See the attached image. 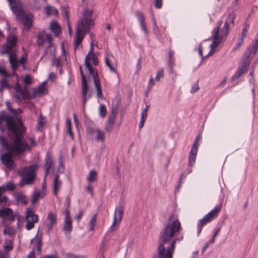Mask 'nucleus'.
<instances>
[{"instance_id": "393cba45", "label": "nucleus", "mask_w": 258, "mask_h": 258, "mask_svg": "<svg viewBox=\"0 0 258 258\" xmlns=\"http://www.w3.org/2000/svg\"><path fill=\"white\" fill-rule=\"evenodd\" d=\"M95 124L94 122L89 120L86 122V127L87 133L90 135L92 136L95 132Z\"/></svg>"}, {"instance_id": "f03ea898", "label": "nucleus", "mask_w": 258, "mask_h": 258, "mask_svg": "<svg viewBox=\"0 0 258 258\" xmlns=\"http://www.w3.org/2000/svg\"><path fill=\"white\" fill-rule=\"evenodd\" d=\"M16 127L12 119L7 120V128L12 135V143H9L5 137L0 136V144L15 156H20L25 151H30L31 149L28 143L23 139V134L26 128H16Z\"/></svg>"}, {"instance_id": "052dcab7", "label": "nucleus", "mask_w": 258, "mask_h": 258, "mask_svg": "<svg viewBox=\"0 0 258 258\" xmlns=\"http://www.w3.org/2000/svg\"><path fill=\"white\" fill-rule=\"evenodd\" d=\"M0 84L2 86V88H10L9 84L7 82V80L5 79L1 80L0 81Z\"/></svg>"}, {"instance_id": "5fc2aeb1", "label": "nucleus", "mask_w": 258, "mask_h": 258, "mask_svg": "<svg viewBox=\"0 0 258 258\" xmlns=\"http://www.w3.org/2000/svg\"><path fill=\"white\" fill-rule=\"evenodd\" d=\"M52 163L50 162H47L45 161V177L47 176V174L49 173V169L51 167Z\"/></svg>"}, {"instance_id": "13d9d810", "label": "nucleus", "mask_w": 258, "mask_h": 258, "mask_svg": "<svg viewBox=\"0 0 258 258\" xmlns=\"http://www.w3.org/2000/svg\"><path fill=\"white\" fill-rule=\"evenodd\" d=\"M150 106L149 105H146L145 108L142 110L141 113V117L146 118L147 116V112L149 109Z\"/></svg>"}, {"instance_id": "a878e982", "label": "nucleus", "mask_w": 258, "mask_h": 258, "mask_svg": "<svg viewBox=\"0 0 258 258\" xmlns=\"http://www.w3.org/2000/svg\"><path fill=\"white\" fill-rule=\"evenodd\" d=\"M38 233L39 231H38L36 235L31 239L30 243H32L34 240L36 241V248L37 249L38 252L39 253H41L42 250L41 247L42 245V242L41 238H38Z\"/></svg>"}, {"instance_id": "338daca9", "label": "nucleus", "mask_w": 258, "mask_h": 258, "mask_svg": "<svg viewBox=\"0 0 258 258\" xmlns=\"http://www.w3.org/2000/svg\"><path fill=\"white\" fill-rule=\"evenodd\" d=\"M84 214V212L82 210H80L79 213L75 216L76 219L79 221L82 218L83 215Z\"/></svg>"}, {"instance_id": "774afa93", "label": "nucleus", "mask_w": 258, "mask_h": 258, "mask_svg": "<svg viewBox=\"0 0 258 258\" xmlns=\"http://www.w3.org/2000/svg\"><path fill=\"white\" fill-rule=\"evenodd\" d=\"M162 6V0H155V7L157 9H160Z\"/></svg>"}, {"instance_id": "6ab92c4d", "label": "nucleus", "mask_w": 258, "mask_h": 258, "mask_svg": "<svg viewBox=\"0 0 258 258\" xmlns=\"http://www.w3.org/2000/svg\"><path fill=\"white\" fill-rule=\"evenodd\" d=\"M9 62L11 64L12 69L13 71L17 69L18 67V61L15 52L10 53Z\"/></svg>"}, {"instance_id": "79ce46f5", "label": "nucleus", "mask_w": 258, "mask_h": 258, "mask_svg": "<svg viewBox=\"0 0 258 258\" xmlns=\"http://www.w3.org/2000/svg\"><path fill=\"white\" fill-rule=\"evenodd\" d=\"M107 110L106 106L104 104H100L99 107V115L102 117H104L106 115Z\"/></svg>"}, {"instance_id": "1a4fd4ad", "label": "nucleus", "mask_w": 258, "mask_h": 258, "mask_svg": "<svg viewBox=\"0 0 258 258\" xmlns=\"http://www.w3.org/2000/svg\"><path fill=\"white\" fill-rule=\"evenodd\" d=\"M3 112L2 113L0 116V124L3 123V121L4 120L6 121V126L7 127V120L12 119L16 124V128H23V127H25L21 119H18L17 121L13 117H11L9 115L3 114Z\"/></svg>"}, {"instance_id": "0eeeda50", "label": "nucleus", "mask_w": 258, "mask_h": 258, "mask_svg": "<svg viewBox=\"0 0 258 258\" xmlns=\"http://www.w3.org/2000/svg\"><path fill=\"white\" fill-rule=\"evenodd\" d=\"M123 214V210L122 206L120 205L118 206L115 209L113 222L109 229L110 231H113L117 228L118 224L122 219Z\"/></svg>"}, {"instance_id": "473e14b6", "label": "nucleus", "mask_w": 258, "mask_h": 258, "mask_svg": "<svg viewBox=\"0 0 258 258\" xmlns=\"http://www.w3.org/2000/svg\"><path fill=\"white\" fill-rule=\"evenodd\" d=\"M198 152L190 151L188 158V164L190 167H192L196 161L197 154Z\"/></svg>"}, {"instance_id": "a18cd8bd", "label": "nucleus", "mask_w": 258, "mask_h": 258, "mask_svg": "<svg viewBox=\"0 0 258 258\" xmlns=\"http://www.w3.org/2000/svg\"><path fill=\"white\" fill-rule=\"evenodd\" d=\"M23 88H22L20 85L17 83L15 86V90L16 92L17 93L16 95V97L17 99L19 100L20 98V96H19V93L23 90Z\"/></svg>"}, {"instance_id": "f8f14e48", "label": "nucleus", "mask_w": 258, "mask_h": 258, "mask_svg": "<svg viewBox=\"0 0 258 258\" xmlns=\"http://www.w3.org/2000/svg\"><path fill=\"white\" fill-rule=\"evenodd\" d=\"M135 14L139 21V22L140 24L142 30L144 32L145 34L147 36L148 34V31L146 27L145 21V17L143 13L140 11H136Z\"/></svg>"}, {"instance_id": "ddd939ff", "label": "nucleus", "mask_w": 258, "mask_h": 258, "mask_svg": "<svg viewBox=\"0 0 258 258\" xmlns=\"http://www.w3.org/2000/svg\"><path fill=\"white\" fill-rule=\"evenodd\" d=\"M65 219L63 230L64 231L70 232L72 230V223L70 217V210L68 209L64 211Z\"/></svg>"}, {"instance_id": "c85d7f7f", "label": "nucleus", "mask_w": 258, "mask_h": 258, "mask_svg": "<svg viewBox=\"0 0 258 258\" xmlns=\"http://www.w3.org/2000/svg\"><path fill=\"white\" fill-rule=\"evenodd\" d=\"M43 197V196H42L40 194V192L39 191H35L33 192V194L31 200V202L32 204H35L38 202L39 199L41 198H42Z\"/></svg>"}, {"instance_id": "39448f33", "label": "nucleus", "mask_w": 258, "mask_h": 258, "mask_svg": "<svg viewBox=\"0 0 258 258\" xmlns=\"http://www.w3.org/2000/svg\"><path fill=\"white\" fill-rule=\"evenodd\" d=\"M25 219L27 221L25 228L27 230H30L34 228V224L38 222V216L35 214L32 209L27 208Z\"/></svg>"}, {"instance_id": "7c9ffc66", "label": "nucleus", "mask_w": 258, "mask_h": 258, "mask_svg": "<svg viewBox=\"0 0 258 258\" xmlns=\"http://www.w3.org/2000/svg\"><path fill=\"white\" fill-rule=\"evenodd\" d=\"M93 11L87 9L83 12V19L84 20H94L92 18Z\"/></svg>"}, {"instance_id": "20e7f679", "label": "nucleus", "mask_w": 258, "mask_h": 258, "mask_svg": "<svg viewBox=\"0 0 258 258\" xmlns=\"http://www.w3.org/2000/svg\"><path fill=\"white\" fill-rule=\"evenodd\" d=\"M218 35L219 28L216 29L215 33L213 34V43L210 46L211 50L208 53V54L205 56V57L211 56L213 53V50L217 48L220 43L225 40L227 36V33L222 31L221 32L220 37H219Z\"/></svg>"}, {"instance_id": "4468645a", "label": "nucleus", "mask_w": 258, "mask_h": 258, "mask_svg": "<svg viewBox=\"0 0 258 258\" xmlns=\"http://www.w3.org/2000/svg\"><path fill=\"white\" fill-rule=\"evenodd\" d=\"M257 50H254L253 47H249L247 48L244 53V56L242 59L241 63L245 64V63L248 62V66L250 64V59L256 53Z\"/></svg>"}, {"instance_id": "a211bd4d", "label": "nucleus", "mask_w": 258, "mask_h": 258, "mask_svg": "<svg viewBox=\"0 0 258 258\" xmlns=\"http://www.w3.org/2000/svg\"><path fill=\"white\" fill-rule=\"evenodd\" d=\"M82 30L77 28L76 32V40L74 41V46L76 48L82 42L84 35L82 34Z\"/></svg>"}, {"instance_id": "603ef678", "label": "nucleus", "mask_w": 258, "mask_h": 258, "mask_svg": "<svg viewBox=\"0 0 258 258\" xmlns=\"http://www.w3.org/2000/svg\"><path fill=\"white\" fill-rule=\"evenodd\" d=\"M45 161L47 162H50L52 163H53V159L52 157V153L51 152L48 151L46 153V155L45 156Z\"/></svg>"}, {"instance_id": "2f4dec72", "label": "nucleus", "mask_w": 258, "mask_h": 258, "mask_svg": "<svg viewBox=\"0 0 258 258\" xmlns=\"http://www.w3.org/2000/svg\"><path fill=\"white\" fill-rule=\"evenodd\" d=\"M46 82H43L41 83L38 87L37 89H34V92L35 94L38 93L39 95H41L45 94V91L46 90V88L44 86Z\"/></svg>"}, {"instance_id": "7ed1b4c3", "label": "nucleus", "mask_w": 258, "mask_h": 258, "mask_svg": "<svg viewBox=\"0 0 258 258\" xmlns=\"http://www.w3.org/2000/svg\"><path fill=\"white\" fill-rule=\"evenodd\" d=\"M7 1L17 20L27 29H30L32 25L33 16L30 13H26L20 0Z\"/></svg>"}, {"instance_id": "864d4df0", "label": "nucleus", "mask_w": 258, "mask_h": 258, "mask_svg": "<svg viewBox=\"0 0 258 258\" xmlns=\"http://www.w3.org/2000/svg\"><path fill=\"white\" fill-rule=\"evenodd\" d=\"M4 217L9 216L13 214V211L12 209L7 208L3 209Z\"/></svg>"}, {"instance_id": "69168bd1", "label": "nucleus", "mask_w": 258, "mask_h": 258, "mask_svg": "<svg viewBox=\"0 0 258 258\" xmlns=\"http://www.w3.org/2000/svg\"><path fill=\"white\" fill-rule=\"evenodd\" d=\"M91 58V56H89V55H87L85 57V67H87V66H89L90 65H91V63H90V59Z\"/></svg>"}, {"instance_id": "4d7b16f0", "label": "nucleus", "mask_w": 258, "mask_h": 258, "mask_svg": "<svg viewBox=\"0 0 258 258\" xmlns=\"http://www.w3.org/2000/svg\"><path fill=\"white\" fill-rule=\"evenodd\" d=\"M40 119L38 121V124H37L38 128L39 129H40L41 127H42L45 123V122L44 121H43V119H45V117L43 116L42 114H40Z\"/></svg>"}, {"instance_id": "c03bdc74", "label": "nucleus", "mask_w": 258, "mask_h": 258, "mask_svg": "<svg viewBox=\"0 0 258 258\" xmlns=\"http://www.w3.org/2000/svg\"><path fill=\"white\" fill-rule=\"evenodd\" d=\"M105 62L106 65L109 68V69H110V70L111 72L117 73L115 69L112 65V64L111 63V61L110 60V59H109V58L108 57H105Z\"/></svg>"}, {"instance_id": "8fccbe9b", "label": "nucleus", "mask_w": 258, "mask_h": 258, "mask_svg": "<svg viewBox=\"0 0 258 258\" xmlns=\"http://www.w3.org/2000/svg\"><path fill=\"white\" fill-rule=\"evenodd\" d=\"M67 258H85V256L84 255L75 254L71 252H69L67 254Z\"/></svg>"}, {"instance_id": "5701e85b", "label": "nucleus", "mask_w": 258, "mask_h": 258, "mask_svg": "<svg viewBox=\"0 0 258 258\" xmlns=\"http://www.w3.org/2000/svg\"><path fill=\"white\" fill-rule=\"evenodd\" d=\"M35 176L26 174L22 179L20 182V186H23L24 184H32L34 181Z\"/></svg>"}, {"instance_id": "a19ab883", "label": "nucleus", "mask_w": 258, "mask_h": 258, "mask_svg": "<svg viewBox=\"0 0 258 258\" xmlns=\"http://www.w3.org/2000/svg\"><path fill=\"white\" fill-rule=\"evenodd\" d=\"M243 37H241L240 35L238 36V40L235 46V47H233V50L234 51H236L237 49H238L243 43L244 40H243Z\"/></svg>"}, {"instance_id": "412c9836", "label": "nucleus", "mask_w": 258, "mask_h": 258, "mask_svg": "<svg viewBox=\"0 0 258 258\" xmlns=\"http://www.w3.org/2000/svg\"><path fill=\"white\" fill-rule=\"evenodd\" d=\"M16 201L24 205H27L29 202V200L23 193L17 192L15 195Z\"/></svg>"}, {"instance_id": "58836bf2", "label": "nucleus", "mask_w": 258, "mask_h": 258, "mask_svg": "<svg viewBox=\"0 0 258 258\" xmlns=\"http://www.w3.org/2000/svg\"><path fill=\"white\" fill-rule=\"evenodd\" d=\"M96 216L97 214H95L90 220L89 223L90 227L89 228V231H93L94 229L96 222Z\"/></svg>"}, {"instance_id": "cd10ccee", "label": "nucleus", "mask_w": 258, "mask_h": 258, "mask_svg": "<svg viewBox=\"0 0 258 258\" xmlns=\"http://www.w3.org/2000/svg\"><path fill=\"white\" fill-rule=\"evenodd\" d=\"M96 131L97 135L95 137V140L96 141H101L102 142H104L105 133L99 128H97L96 130Z\"/></svg>"}, {"instance_id": "c9c22d12", "label": "nucleus", "mask_w": 258, "mask_h": 258, "mask_svg": "<svg viewBox=\"0 0 258 258\" xmlns=\"http://www.w3.org/2000/svg\"><path fill=\"white\" fill-rule=\"evenodd\" d=\"M174 55V52L172 51H170L168 53V66L170 68V72H172V68L174 65V60L173 59V57Z\"/></svg>"}, {"instance_id": "de8ad7c7", "label": "nucleus", "mask_w": 258, "mask_h": 258, "mask_svg": "<svg viewBox=\"0 0 258 258\" xmlns=\"http://www.w3.org/2000/svg\"><path fill=\"white\" fill-rule=\"evenodd\" d=\"M4 248L6 250H12L13 248V243L11 241H6Z\"/></svg>"}, {"instance_id": "c756f323", "label": "nucleus", "mask_w": 258, "mask_h": 258, "mask_svg": "<svg viewBox=\"0 0 258 258\" xmlns=\"http://www.w3.org/2000/svg\"><path fill=\"white\" fill-rule=\"evenodd\" d=\"M94 85L96 88V96L98 98L102 99L103 97L100 81L94 83Z\"/></svg>"}, {"instance_id": "09e8293b", "label": "nucleus", "mask_w": 258, "mask_h": 258, "mask_svg": "<svg viewBox=\"0 0 258 258\" xmlns=\"http://www.w3.org/2000/svg\"><path fill=\"white\" fill-rule=\"evenodd\" d=\"M45 40L43 38L41 33H39L37 35V43L39 45L42 46Z\"/></svg>"}, {"instance_id": "aec40b11", "label": "nucleus", "mask_w": 258, "mask_h": 258, "mask_svg": "<svg viewBox=\"0 0 258 258\" xmlns=\"http://www.w3.org/2000/svg\"><path fill=\"white\" fill-rule=\"evenodd\" d=\"M59 176L56 174L53 183V192L54 195L56 196L61 185V182L59 180Z\"/></svg>"}, {"instance_id": "dca6fc26", "label": "nucleus", "mask_w": 258, "mask_h": 258, "mask_svg": "<svg viewBox=\"0 0 258 258\" xmlns=\"http://www.w3.org/2000/svg\"><path fill=\"white\" fill-rule=\"evenodd\" d=\"M118 113V107L117 105L113 106L111 108V111L110 114L109 115L107 122L109 123L110 124H114L116 115Z\"/></svg>"}, {"instance_id": "ea45409f", "label": "nucleus", "mask_w": 258, "mask_h": 258, "mask_svg": "<svg viewBox=\"0 0 258 258\" xmlns=\"http://www.w3.org/2000/svg\"><path fill=\"white\" fill-rule=\"evenodd\" d=\"M19 94V96H21L23 99H26L28 98L29 95V93L27 86H25Z\"/></svg>"}, {"instance_id": "680f3d73", "label": "nucleus", "mask_w": 258, "mask_h": 258, "mask_svg": "<svg viewBox=\"0 0 258 258\" xmlns=\"http://www.w3.org/2000/svg\"><path fill=\"white\" fill-rule=\"evenodd\" d=\"M79 71L82 78V82H87L86 77L83 73L82 67L81 66L79 67Z\"/></svg>"}, {"instance_id": "72a5a7b5", "label": "nucleus", "mask_w": 258, "mask_h": 258, "mask_svg": "<svg viewBox=\"0 0 258 258\" xmlns=\"http://www.w3.org/2000/svg\"><path fill=\"white\" fill-rule=\"evenodd\" d=\"M221 23H222V22H220V25L218 26L217 28L214 29L213 30V34L215 33V30L216 29H217L218 28L219 29L220 26L221 25ZM230 26H231V25L229 24V23H228L227 22L225 21V24H224V27H223V29L221 30L220 31L219 30V35H218L219 37H220L221 32H222V31L226 32L228 34V31L230 27Z\"/></svg>"}, {"instance_id": "9d476101", "label": "nucleus", "mask_w": 258, "mask_h": 258, "mask_svg": "<svg viewBox=\"0 0 258 258\" xmlns=\"http://www.w3.org/2000/svg\"><path fill=\"white\" fill-rule=\"evenodd\" d=\"M15 30L16 29H14L13 31L10 32L7 36L6 45L8 46L9 49H13L18 42L17 36L15 32Z\"/></svg>"}, {"instance_id": "2eb2a0df", "label": "nucleus", "mask_w": 258, "mask_h": 258, "mask_svg": "<svg viewBox=\"0 0 258 258\" xmlns=\"http://www.w3.org/2000/svg\"><path fill=\"white\" fill-rule=\"evenodd\" d=\"M1 160L7 168H12L14 162L10 153L3 154L1 157Z\"/></svg>"}, {"instance_id": "bb28decb", "label": "nucleus", "mask_w": 258, "mask_h": 258, "mask_svg": "<svg viewBox=\"0 0 258 258\" xmlns=\"http://www.w3.org/2000/svg\"><path fill=\"white\" fill-rule=\"evenodd\" d=\"M38 167V166L37 164H33L32 165L28 167V168L24 167L23 170H26V174L35 176V171L37 169Z\"/></svg>"}, {"instance_id": "6e6552de", "label": "nucleus", "mask_w": 258, "mask_h": 258, "mask_svg": "<svg viewBox=\"0 0 258 258\" xmlns=\"http://www.w3.org/2000/svg\"><path fill=\"white\" fill-rule=\"evenodd\" d=\"M94 20L82 19L78 24L77 28H79L85 33L89 32L91 28L94 26Z\"/></svg>"}, {"instance_id": "e433bc0d", "label": "nucleus", "mask_w": 258, "mask_h": 258, "mask_svg": "<svg viewBox=\"0 0 258 258\" xmlns=\"http://www.w3.org/2000/svg\"><path fill=\"white\" fill-rule=\"evenodd\" d=\"M235 16H236V15L234 13V12L233 11L231 13H230L229 14V15L226 20V22H227L228 23H229L232 26H234V19L235 18Z\"/></svg>"}, {"instance_id": "f257e3e1", "label": "nucleus", "mask_w": 258, "mask_h": 258, "mask_svg": "<svg viewBox=\"0 0 258 258\" xmlns=\"http://www.w3.org/2000/svg\"><path fill=\"white\" fill-rule=\"evenodd\" d=\"M181 229L180 221L175 219L174 214H170L160 231L157 248L159 258H172L175 244L179 238H173Z\"/></svg>"}, {"instance_id": "37998d69", "label": "nucleus", "mask_w": 258, "mask_h": 258, "mask_svg": "<svg viewBox=\"0 0 258 258\" xmlns=\"http://www.w3.org/2000/svg\"><path fill=\"white\" fill-rule=\"evenodd\" d=\"M82 95L83 97H87V91L88 90V86L87 82H82Z\"/></svg>"}, {"instance_id": "4c0bfd02", "label": "nucleus", "mask_w": 258, "mask_h": 258, "mask_svg": "<svg viewBox=\"0 0 258 258\" xmlns=\"http://www.w3.org/2000/svg\"><path fill=\"white\" fill-rule=\"evenodd\" d=\"M66 127L67 128V132L71 137L72 139H73L74 134L72 131L71 120L70 119H67L66 120Z\"/></svg>"}, {"instance_id": "49530a36", "label": "nucleus", "mask_w": 258, "mask_h": 258, "mask_svg": "<svg viewBox=\"0 0 258 258\" xmlns=\"http://www.w3.org/2000/svg\"><path fill=\"white\" fill-rule=\"evenodd\" d=\"M164 76V70L162 68L160 69L157 73L155 80L157 81H159L161 78Z\"/></svg>"}, {"instance_id": "b1692460", "label": "nucleus", "mask_w": 258, "mask_h": 258, "mask_svg": "<svg viewBox=\"0 0 258 258\" xmlns=\"http://www.w3.org/2000/svg\"><path fill=\"white\" fill-rule=\"evenodd\" d=\"M86 68L88 70L89 75L92 77L94 82H96L99 81V76L98 73L96 71H94L93 68L90 65L89 66L86 67Z\"/></svg>"}, {"instance_id": "3c124183", "label": "nucleus", "mask_w": 258, "mask_h": 258, "mask_svg": "<svg viewBox=\"0 0 258 258\" xmlns=\"http://www.w3.org/2000/svg\"><path fill=\"white\" fill-rule=\"evenodd\" d=\"M249 26L247 24H244V28L242 29V32L241 34H239L240 36L243 38L245 37L247 35V31L249 29Z\"/></svg>"}, {"instance_id": "e2e57ef3", "label": "nucleus", "mask_w": 258, "mask_h": 258, "mask_svg": "<svg viewBox=\"0 0 258 258\" xmlns=\"http://www.w3.org/2000/svg\"><path fill=\"white\" fill-rule=\"evenodd\" d=\"M198 147H199L198 142H195V141H194V143L192 145V146L190 151L194 152H198Z\"/></svg>"}, {"instance_id": "4be33fe9", "label": "nucleus", "mask_w": 258, "mask_h": 258, "mask_svg": "<svg viewBox=\"0 0 258 258\" xmlns=\"http://www.w3.org/2000/svg\"><path fill=\"white\" fill-rule=\"evenodd\" d=\"M50 29L52 32L57 37L61 33V29L56 21H52L50 25Z\"/></svg>"}, {"instance_id": "bf43d9fd", "label": "nucleus", "mask_w": 258, "mask_h": 258, "mask_svg": "<svg viewBox=\"0 0 258 258\" xmlns=\"http://www.w3.org/2000/svg\"><path fill=\"white\" fill-rule=\"evenodd\" d=\"M6 188L7 190L13 191L15 189V185L12 182H9L6 184Z\"/></svg>"}, {"instance_id": "9b49d317", "label": "nucleus", "mask_w": 258, "mask_h": 258, "mask_svg": "<svg viewBox=\"0 0 258 258\" xmlns=\"http://www.w3.org/2000/svg\"><path fill=\"white\" fill-rule=\"evenodd\" d=\"M248 66V62L245 63V64L241 63L240 66L238 68L235 74L231 77V81H234L240 78L247 70Z\"/></svg>"}, {"instance_id": "0e129e2a", "label": "nucleus", "mask_w": 258, "mask_h": 258, "mask_svg": "<svg viewBox=\"0 0 258 258\" xmlns=\"http://www.w3.org/2000/svg\"><path fill=\"white\" fill-rule=\"evenodd\" d=\"M199 90V85L197 83L194 84V86L191 87V90H190V92L191 93H194L196 92L197 91H198Z\"/></svg>"}, {"instance_id": "f3484780", "label": "nucleus", "mask_w": 258, "mask_h": 258, "mask_svg": "<svg viewBox=\"0 0 258 258\" xmlns=\"http://www.w3.org/2000/svg\"><path fill=\"white\" fill-rule=\"evenodd\" d=\"M47 219L49 220L50 223L47 228V231L49 232L52 230L53 226L57 223L56 216L52 212H49L47 215Z\"/></svg>"}, {"instance_id": "f704fd0d", "label": "nucleus", "mask_w": 258, "mask_h": 258, "mask_svg": "<svg viewBox=\"0 0 258 258\" xmlns=\"http://www.w3.org/2000/svg\"><path fill=\"white\" fill-rule=\"evenodd\" d=\"M97 172L94 170H91L89 173L87 178V180L90 182H93L96 180Z\"/></svg>"}, {"instance_id": "6e6d98bb", "label": "nucleus", "mask_w": 258, "mask_h": 258, "mask_svg": "<svg viewBox=\"0 0 258 258\" xmlns=\"http://www.w3.org/2000/svg\"><path fill=\"white\" fill-rule=\"evenodd\" d=\"M13 49H9L8 48V46L6 44L5 47L2 49L1 52L3 54H9L10 55V53H13V52L12 51Z\"/></svg>"}, {"instance_id": "423d86ee", "label": "nucleus", "mask_w": 258, "mask_h": 258, "mask_svg": "<svg viewBox=\"0 0 258 258\" xmlns=\"http://www.w3.org/2000/svg\"><path fill=\"white\" fill-rule=\"evenodd\" d=\"M221 209V206L215 207L212 211L206 214L202 219L198 221V223L204 226L217 217L218 213Z\"/></svg>"}]
</instances>
